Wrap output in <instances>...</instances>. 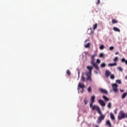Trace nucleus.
I'll list each match as a JSON object with an SVG mask.
<instances>
[{
    "label": "nucleus",
    "mask_w": 127,
    "mask_h": 127,
    "mask_svg": "<svg viewBox=\"0 0 127 127\" xmlns=\"http://www.w3.org/2000/svg\"><path fill=\"white\" fill-rule=\"evenodd\" d=\"M81 88L82 89V91H84V88H85V85H84V83H79V84L78 85V90H79L80 88Z\"/></svg>",
    "instance_id": "obj_5"
},
{
    "label": "nucleus",
    "mask_w": 127,
    "mask_h": 127,
    "mask_svg": "<svg viewBox=\"0 0 127 127\" xmlns=\"http://www.w3.org/2000/svg\"><path fill=\"white\" fill-rule=\"evenodd\" d=\"M91 108L92 111H95V110H96L98 114H101V109H100V107H99V106L94 105L93 107H91Z\"/></svg>",
    "instance_id": "obj_3"
},
{
    "label": "nucleus",
    "mask_w": 127,
    "mask_h": 127,
    "mask_svg": "<svg viewBox=\"0 0 127 127\" xmlns=\"http://www.w3.org/2000/svg\"><path fill=\"white\" fill-rule=\"evenodd\" d=\"M97 27H98V24L95 23V25L93 26L94 30H95L96 29H97Z\"/></svg>",
    "instance_id": "obj_24"
},
{
    "label": "nucleus",
    "mask_w": 127,
    "mask_h": 127,
    "mask_svg": "<svg viewBox=\"0 0 127 127\" xmlns=\"http://www.w3.org/2000/svg\"><path fill=\"white\" fill-rule=\"evenodd\" d=\"M112 22L113 24H115V23H118V20H116V19H112Z\"/></svg>",
    "instance_id": "obj_21"
},
{
    "label": "nucleus",
    "mask_w": 127,
    "mask_h": 127,
    "mask_svg": "<svg viewBox=\"0 0 127 127\" xmlns=\"http://www.w3.org/2000/svg\"><path fill=\"white\" fill-rule=\"evenodd\" d=\"M98 0V2H96V4L97 5H99V4H100V0Z\"/></svg>",
    "instance_id": "obj_40"
},
{
    "label": "nucleus",
    "mask_w": 127,
    "mask_h": 127,
    "mask_svg": "<svg viewBox=\"0 0 127 127\" xmlns=\"http://www.w3.org/2000/svg\"><path fill=\"white\" fill-rule=\"evenodd\" d=\"M118 65V64L117 63H114L113 64H109L108 66L109 67H113L114 66H117Z\"/></svg>",
    "instance_id": "obj_15"
},
{
    "label": "nucleus",
    "mask_w": 127,
    "mask_h": 127,
    "mask_svg": "<svg viewBox=\"0 0 127 127\" xmlns=\"http://www.w3.org/2000/svg\"><path fill=\"white\" fill-rule=\"evenodd\" d=\"M86 76H87V79L86 80L87 81H90V82H92V78H91V73H85Z\"/></svg>",
    "instance_id": "obj_9"
},
{
    "label": "nucleus",
    "mask_w": 127,
    "mask_h": 127,
    "mask_svg": "<svg viewBox=\"0 0 127 127\" xmlns=\"http://www.w3.org/2000/svg\"><path fill=\"white\" fill-rule=\"evenodd\" d=\"M100 116L97 119V124H101L102 123V121H104L105 120V118H106V116L103 115L102 113V111H101V113H98Z\"/></svg>",
    "instance_id": "obj_1"
},
{
    "label": "nucleus",
    "mask_w": 127,
    "mask_h": 127,
    "mask_svg": "<svg viewBox=\"0 0 127 127\" xmlns=\"http://www.w3.org/2000/svg\"><path fill=\"white\" fill-rule=\"evenodd\" d=\"M110 78L112 79V80H114L115 79V74H112L110 76Z\"/></svg>",
    "instance_id": "obj_35"
},
{
    "label": "nucleus",
    "mask_w": 127,
    "mask_h": 127,
    "mask_svg": "<svg viewBox=\"0 0 127 127\" xmlns=\"http://www.w3.org/2000/svg\"><path fill=\"white\" fill-rule=\"evenodd\" d=\"M119 61V58L118 57H115V58H114V60H113V61L114 62H118Z\"/></svg>",
    "instance_id": "obj_25"
},
{
    "label": "nucleus",
    "mask_w": 127,
    "mask_h": 127,
    "mask_svg": "<svg viewBox=\"0 0 127 127\" xmlns=\"http://www.w3.org/2000/svg\"><path fill=\"white\" fill-rule=\"evenodd\" d=\"M118 70H119V71H121V72H123V68L121 67H118Z\"/></svg>",
    "instance_id": "obj_39"
},
{
    "label": "nucleus",
    "mask_w": 127,
    "mask_h": 127,
    "mask_svg": "<svg viewBox=\"0 0 127 127\" xmlns=\"http://www.w3.org/2000/svg\"><path fill=\"white\" fill-rule=\"evenodd\" d=\"M93 104H94V102L91 101L89 105L90 108H92V107H93Z\"/></svg>",
    "instance_id": "obj_37"
},
{
    "label": "nucleus",
    "mask_w": 127,
    "mask_h": 127,
    "mask_svg": "<svg viewBox=\"0 0 127 127\" xmlns=\"http://www.w3.org/2000/svg\"><path fill=\"white\" fill-rule=\"evenodd\" d=\"M99 91L102 94H105V95H108V91L106 89H104L102 88H99Z\"/></svg>",
    "instance_id": "obj_6"
},
{
    "label": "nucleus",
    "mask_w": 127,
    "mask_h": 127,
    "mask_svg": "<svg viewBox=\"0 0 127 127\" xmlns=\"http://www.w3.org/2000/svg\"><path fill=\"white\" fill-rule=\"evenodd\" d=\"M121 62H122V63H126V64L127 65V60H126V59L125 58L122 59Z\"/></svg>",
    "instance_id": "obj_18"
},
{
    "label": "nucleus",
    "mask_w": 127,
    "mask_h": 127,
    "mask_svg": "<svg viewBox=\"0 0 127 127\" xmlns=\"http://www.w3.org/2000/svg\"><path fill=\"white\" fill-rule=\"evenodd\" d=\"M106 126H109L110 127H113L112 126V123H111V121L110 120H107L106 122Z\"/></svg>",
    "instance_id": "obj_13"
},
{
    "label": "nucleus",
    "mask_w": 127,
    "mask_h": 127,
    "mask_svg": "<svg viewBox=\"0 0 127 127\" xmlns=\"http://www.w3.org/2000/svg\"><path fill=\"white\" fill-rule=\"evenodd\" d=\"M81 80L83 82H85V76L83 75L81 76Z\"/></svg>",
    "instance_id": "obj_32"
},
{
    "label": "nucleus",
    "mask_w": 127,
    "mask_h": 127,
    "mask_svg": "<svg viewBox=\"0 0 127 127\" xmlns=\"http://www.w3.org/2000/svg\"><path fill=\"white\" fill-rule=\"evenodd\" d=\"M84 105H87V104H88V100L86 98H84Z\"/></svg>",
    "instance_id": "obj_28"
},
{
    "label": "nucleus",
    "mask_w": 127,
    "mask_h": 127,
    "mask_svg": "<svg viewBox=\"0 0 127 127\" xmlns=\"http://www.w3.org/2000/svg\"><path fill=\"white\" fill-rule=\"evenodd\" d=\"M87 91L89 93H91V92L92 91V88H91V86L88 87V88L87 89Z\"/></svg>",
    "instance_id": "obj_27"
},
{
    "label": "nucleus",
    "mask_w": 127,
    "mask_h": 127,
    "mask_svg": "<svg viewBox=\"0 0 127 127\" xmlns=\"http://www.w3.org/2000/svg\"><path fill=\"white\" fill-rule=\"evenodd\" d=\"M110 75H111V71L107 69L105 71V76H106V77H109Z\"/></svg>",
    "instance_id": "obj_12"
},
{
    "label": "nucleus",
    "mask_w": 127,
    "mask_h": 127,
    "mask_svg": "<svg viewBox=\"0 0 127 127\" xmlns=\"http://www.w3.org/2000/svg\"><path fill=\"white\" fill-rule=\"evenodd\" d=\"M118 87H119V85L116 83H114L112 84L113 90L114 92H115V93H117V92L119 91L118 89Z\"/></svg>",
    "instance_id": "obj_4"
},
{
    "label": "nucleus",
    "mask_w": 127,
    "mask_h": 127,
    "mask_svg": "<svg viewBox=\"0 0 127 127\" xmlns=\"http://www.w3.org/2000/svg\"><path fill=\"white\" fill-rule=\"evenodd\" d=\"M85 54L86 55H87V54H88V52H85Z\"/></svg>",
    "instance_id": "obj_41"
},
{
    "label": "nucleus",
    "mask_w": 127,
    "mask_h": 127,
    "mask_svg": "<svg viewBox=\"0 0 127 127\" xmlns=\"http://www.w3.org/2000/svg\"><path fill=\"white\" fill-rule=\"evenodd\" d=\"M110 116L112 121H115L116 120V118H115V115H114V114L111 113L110 114Z\"/></svg>",
    "instance_id": "obj_14"
},
{
    "label": "nucleus",
    "mask_w": 127,
    "mask_h": 127,
    "mask_svg": "<svg viewBox=\"0 0 127 127\" xmlns=\"http://www.w3.org/2000/svg\"><path fill=\"white\" fill-rule=\"evenodd\" d=\"M97 55V53H95L94 55H92L91 63H94L95 62V57H96Z\"/></svg>",
    "instance_id": "obj_7"
},
{
    "label": "nucleus",
    "mask_w": 127,
    "mask_h": 127,
    "mask_svg": "<svg viewBox=\"0 0 127 127\" xmlns=\"http://www.w3.org/2000/svg\"><path fill=\"white\" fill-rule=\"evenodd\" d=\"M95 99H96V97H95V95H93L91 97V101L93 103H95Z\"/></svg>",
    "instance_id": "obj_20"
},
{
    "label": "nucleus",
    "mask_w": 127,
    "mask_h": 127,
    "mask_svg": "<svg viewBox=\"0 0 127 127\" xmlns=\"http://www.w3.org/2000/svg\"><path fill=\"white\" fill-rule=\"evenodd\" d=\"M100 57L101 58H103V57H105V55L104 54H103V53H101L100 54Z\"/></svg>",
    "instance_id": "obj_34"
},
{
    "label": "nucleus",
    "mask_w": 127,
    "mask_h": 127,
    "mask_svg": "<svg viewBox=\"0 0 127 127\" xmlns=\"http://www.w3.org/2000/svg\"><path fill=\"white\" fill-rule=\"evenodd\" d=\"M126 118V113L124 112L123 111H120L119 115L118 116V119L119 121L123 120V119H125Z\"/></svg>",
    "instance_id": "obj_2"
},
{
    "label": "nucleus",
    "mask_w": 127,
    "mask_h": 127,
    "mask_svg": "<svg viewBox=\"0 0 127 127\" xmlns=\"http://www.w3.org/2000/svg\"><path fill=\"white\" fill-rule=\"evenodd\" d=\"M98 103L102 106V107H106V103H105V101L103 100H98Z\"/></svg>",
    "instance_id": "obj_10"
},
{
    "label": "nucleus",
    "mask_w": 127,
    "mask_h": 127,
    "mask_svg": "<svg viewBox=\"0 0 127 127\" xmlns=\"http://www.w3.org/2000/svg\"><path fill=\"white\" fill-rule=\"evenodd\" d=\"M87 32L88 34H93V31H92V28L88 29Z\"/></svg>",
    "instance_id": "obj_19"
},
{
    "label": "nucleus",
    "mask_w": 127,
    "mask_h": 127,
    "mask_svg": "<svg viewBox=\"0 0 127 127\" xmlns=\"http://www.w3.org/2000/svg\"><path fill=\"white\" fill-rule=\"evenodd\" d=\"M101 67H102V68H105V67H106V64H105V63H102V64H101Z\"/></svg>",
    "instance_id": "obj_29"
},
{
    "label": "nucleus",
    "mask_w": 127,
    "mask_h": 127,
    "mask_svg": "<svg viewBox=\"0 0 127 127\" xmlns=\"http://www.w3.org/2000/svg\"><path fill=\"white\" fill-rule=\"evenodd\" d=\"M92 65H93V67L96 69V70H99V66H98V64H97V63H91Z\"/></svg>",
    "instance_id": "obj_11"
},
{
    "label": "nucleus",
    "mask_w": 127,
    "mask_h": 127,
    "mask_svg": "<svg viewBox=\"0 0 127 127\" xmlns=\"http://www.w3.org/2000/svg\"><path fill=\"white\" fill-rule=\"evenodd\" d=\"M104 48H105V46H104V45H102L100 47V49H101V50H103V49H104Z\"/></svg>",
    "instance_id": "obj_31"
},
{
    "label": "nucleus",
    "mask_w": 127,
    "mask_h": 127,
    "mask_svg": "<svg viewBox=\"0 0 127 127\" xmlns=\"http://www.w3.org/2000/svg\"><path fill=\"white\" fill-rule=\"evenodd\" d=\"M96 62L98 64H99V63H101V60H100V59H97V60H96Z\"/></svg>",
    "instance_id": "obj_36"
},
{
    "label": "nucleus",
    "mask_w": 127,
    "mask_h": 127,
    "mask_svg": "<svg viewBox=\"0 0 127 127\" xmlns=\"http://www.w3.org/2000/svg\"><path fill=\"white\" fill-rule=\"evenodd\" d=\"M87 69L89 70V72H86V74H92V70H93V67L92 66H87Z\"/></svg>",
    "instance_id": "obj_8"
},
{
    "label": "nucleus",
    "mask_w": 127,
    "mask_h": 127,
    "mask_svg": "<svg viewBox=\"0 0 127 127\" xmlns=\"http://www.w3.org/2000/svg\"><path fill=\"white\" fill-rule=\"evenodd\" d=\"M115 48L114 47H113V46H111V47H110V48H109V49H110V50H111V51H112V50H114V49Z\"/></svg>",
    "instance_id": "obj_38"
},
{
    "label": "nucleus",
    "mask_w": 127,
    "mask_h": 127,
    "mask_svg": "<svg viewBox=\"0 0 127 127\" xmlns=\"http://www.w3.org/2000/svg\"><path fill=\"white\" fill-rule=\"evenodd\" d=\"M107 107L109 109H111V108H112V103H111V102H109L107 105Z\"/></svg>",
    "instance_id": "obj_30"
},
{
    "label": "nucleus",
    "mask_w": 127,
    "mask_h": 127,
    "mask_svg": "<svg viewBox=\"0 0 127 127\" xmlns=\"http://www.w3.org/2000/svg\"><path fill=\"white\" fill-rule=\"evenodd\" d=\"M66 74L68 75V76H71V71H70V70L68 69L66 71Z\"/></svg>",
    "instance_id": "obj_26"
},
{
    "label": "nucleus",
    "mask_w": 127,
    "mask_h": 127,
    "mask_svg": "<svg viewBox=\"0 0 127 127\" xmlns=\"http://www.w3.org/2000/svg\"><path fill=\"white\" fill-rule=\"evenodd\" d=\"M80 75V72H78V76H79Z\"/></svg>",
    "instance_id": "obj_46"
},
{
    "label": "nucleus",
    "mask_w": 127,
    "mask_h": 127,
    "mask_svg": "<svg viewBox=\"0 0 127 127\" xmlns=\"http://www.w3.org/2000/svg\"><path fill=\"white\" fill-rule=\"evenodd\" d=\"M85 48H90L91 47V43H88L84 46Z\"/></svg>",
    "instance_id": "obj_17"
},
{
    "label": "nucleus",
    "mask_w": 127,
    "mask_h": 127,
    "mask_svg": "<svg viewBox=\"0 0 127 127\" xmlns=\"http://www.w3.org/2000/svg\"><path fill=\"white\" fill-rule=\"evenodd\" d=\"M87 41H88L87 40H85V42H87Z\"/></svg>",
    "instance_id": "obj_45"
},
{
    "label": "nucleus",
    "mask_w": 127,
    "mask_h": 127,
    "mask_svg": "<svg viewBox=\"0 0 127 127\" xmlns=\"http://www.w3.org/2000/svg\"><path fill=\"white\" fill-rule=\"evenodd\" d=\"M113 30H114V31H116L118 32H121V30H120V29H119L118 27H114L113 28Z\"/></svg>",
    "instance_id": "obj_16"
},
{
    "label": "nucleus",
    "mask_w": 127,
    "mask_h": 127,
    "mask_svg": "<svg viewBox=\"0 0 127 127\" xmlns=\"http://www.w3.org/2000/svg\"><path fill=\"white\" fill-rule=\"evenodd\" d=\"M127 96V93H124L122 96V99H125V98H126Z\"/></svg>",
    "instance_id": "obj_22"
},
{
    "label": "nucleus",
    "mask_w": 127,
    "mask_h": 127,
    "mask_svg": "<svg viewBox=\"0 0 127 127\" xmlns=\"http://www.w3.org/2000/svg\"><path fill=\"white\" fill-rule=\"evenodd\" d=\"M116 83H118V84H122V81L120 80V79L116 80Z\"/></svg>",
    "instance_id": "obj_33"
},
{
    "label": "nucleus",
    "mask_w": 127,
    "mask_h": 127,
    "mask_svg": "<svg viewBox=\"0 0 127 127\" xmlns=\"http://www.w3.org/2000/svg\"><path fill=\"white\" fill-rule=\"evenodd\" d=\"M125 79H127V75L125 77Z\"/></svg>",
    "instance_id": "obj_44"
},
{
    "label": "nucleus",
    "mask_w": 127,
    "mask_h": 127,
    "mask_svg": "<svg viewBox=\"0 0 127 127\" xmlns=\"http://www.w3.org/2000/svg\"><path fill=\"white\" fill-rule=\"evenodd\" d=\"M114 114H115V115H116V114H117V111H114Z\"/></svg>",
    "instance_id": "obj_43"
},
{
    "label": "nucleus",
    "mask_w": 127,
    "mask_h": 127,
    "mask_svg": "<svg viewBox=\"0 0 127 127\" xmlns=\"http://www.w3.org/2000/svg\"><path fill=\"white\" fill-rule=\"evenodd\" d=\"M103 98L105 100V101H109V99L108 98V97H107V96L103 95Z\"/></svg>",
    "instance_id": "obj_23"
},
{
    "label": "nucleus",
    "mask_w": 127,
    "mask_h": 127,
    "mask_svg": "<svg viewBox=\"0 0 127 127\" xmlns=\"http://www.w3.org/2000/svg\"><path fill=\"white\" fill-rule=\"evenodd\" d=\"M119 54V52H117L116 53H115V55H118Z\"/></svg>",
    "instance_id": "obj_42"
}]
</instances>
